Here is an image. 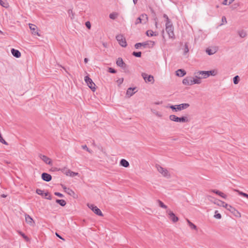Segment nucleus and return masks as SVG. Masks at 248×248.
Instances as JSON below:
<instances>
[{"mask_svg":"<svg viewBox=\"0 0 248 248\" xmlns=\"http://www.w3.org/2000/svg\"><path fill=\"white\" fill-rule=\"evenodd\" d=\"M217 50L216 48H207L206 49V52L209 55H212L214 54L216 52Z\"/></svg>","mask_w":248,"mask_h":248,"instance_id":"obj_20","label":"nucleus"},{"mask_svg":"<svg viewBox=\"0 0 248 248\" xmlns=\"http://www.w3.org/2000/svg\"><path fill=\"white\" fill-rule=\"evenodd\" d=\"M120 165L124 167H128L129 166V163L125 159H122L120 161Z\"/></svg>","mask_w":248,"mask_h":248,"instance_id":"obj_22","label":"nucleus"},{"mask_svg":"<svg viewBox=\"0 0 248 248\" xmlns=\"http://www.w3.org/2000/svg\"><path fill=\"white\" fill-rule=\"evenodd\" d=\"M29 27L31 31V33L33 35H36L39 36H40L41 35L39 34V33L38 31V28L37 26L34 24H29Z\"/></svg>","mask_w":248,"mask_h":248,"instance_id":"obj_12","label":"nucleus"},{"mask_svg":"<svg viewBox=\"0 0 248 248\" xmlns=\"http://www.w3.org/2000/svg\"><path fill=\"white\" fill-rule=\"evenodd\" d=\"M207 72V77L208 78L210 76H215L217 74V71L216 70H213L210 71H206Z\"/></svg>","mask_w":248,"mask_h":248,"instance_id":"obj_23","label":"nucleus"},{"mask_svg":"<svg viewBox=\"0 0 248 248\" xmlns=\"http://www.w3.org/2000/svg\"><path fill=\"white\" fill-rule=\"evenodd\" d=\"M120 67L122 68L124 70H126L127 68V65L124 62V65L123 66H121Z\"/></svg>","mask_w":248,"mask_h":248,"instance_id":"obj_52","label":"nucleus"},{"mask_svg":"<svg viewBox=\"0 0 248 248\" xmlns=\"http://www.w3.org/2000/svg\"><path fill=\"white\" fill-rule=\"evenodd\" d=\"M141 44H142V46H147V45H148V44H147V43H146V42H145V43H142Z\"/></svg>","mask_w":248,"mask_h":248,"instance_id":"obj_59","label":"nucleus"},{"mask_svg":"<svg viewBox=\"0 0 248 248\" xmlns=\"http://www.w3.org/2000/svg\"><path fill=\"white\" fill-rule=\"evenodd\" d=\"M116 64L117 66L121 67L123 66L124 64V62L121 58H119L116 61Z\"/></svg>","mask_w":248,"mask_h":248,"instance_id":"obj_26","label":"nucleus"},{"mask_svg":"<svg viewBox=\"0 0 248 248\" xmlns=\"http://www.w3.org/2000/svg\"><path fill=\"white\" fill-rule=\"evenodd\" d=\"M211 191L213 193H216V194L218 195L219 196H220L224 199H226L227 198V195L219 190L216 189H213Z\"/></svg>","mask_w":248,"mask_h":248,"instance_id":"obj_17","label":"nucleus"},{"mask_svg":"<svg viewBox=\"0 0 248 248\" xmlns=\"http://www.w3.org/2000/svg\"><path fill=\"white\" fill-rule=\"evenodd\" d=\"M142 44L141 43H136L135 45V47L136 49H138L140 46H142Z\"/></svg>","mask_w":248,"mask_h":248,"instance_id":"obj_47","label":"nucleus"},{"mask_svg":"<svg viewBox=\"0 0 248 248\" xmlns=\"http://www.w3.org/2000/svg\"><path fill=\"white\" fill-rule=\"evenodd\" d=\"M84 61L85 63H87L88 62V58H85L84 60Z\"/></svg>","mask_w":248,"mask_h":248,"instance_id":"obj_60","label":"nucleus"},{"mask_svg":"<svg viewBox=\"0 0 248 248\" xmlns=\"http://www.w3.org/2000/svg\"><path fill=\"white\" fill-rule=\"evenodd\" d=\"M85 25L88 28V29H90L91 28V23L89 21H87L86 23H85Z\"/></svg>","mask_w":248,"mask_h":248,"instance_id":"obj_49","label":"nucleus"},{"mask_svg":"<svg viewBox=\"0 0 248 248\" xmlns=\"http://www.w3.org/2000/svg\"><path fill=\"white\" fill-rule=\"evenodd\" d=\"M41 177L44 181L46 182H49L52 179L51 175L46 172H44L42 174Z\"/></svg>","mask_w":248,"mask_h":248,"instance_id":"obj_14","label":"nucleus"},{"mask_svg":"<svg viewBox=\"0 0 248 248\" xmlns=\"http://www.w3.org/2000/svg\"><path fill=\"white\" fill-rule=\"evenodd\" d=\"M170 120L180 123H187L189 122V120L187 117L182 116L181 117H178L175 115H170L169 116Z\"/></svg>","mask_w":248,"mask_h":248,"instance_id":"obj_3","label":"nucleus"},{"mask_svg":"<svg viewBox=\"0 0 248 248\" xmlns=\"http://www.w3.org/2000/svg\"><path fill=\"white\" fill-rule=\"evenodd\" d=\"M63 189H64L65 192H66L68 195L73 197H74L75 195V193L71 189L69 188H67L65 187H63Z\"/></svg>","mask_w":248,"mask_h":248,"instance_id":"obj_21","label":"nucleus"},{"mask_svg":"<svg viewBox=\"0 0 248 248\" xmlns=\"http://www.w3.org/2000/svg\"><path fill=\"white\" fill-rule=\"evenodd\" d=\"M108 71H109V72L112 73V74H115L116 73V71L114 69L111 68V67L109 68Z\"/></svg>","mask_w":248,"mask_h":248,"instance_id":"obj_46","label":"nucleus"},{"mask_svg":"<svg viewBox=\"0 0 248 248\" xmlns=\"http://www.w3.org/2000/svg\"><path fill=\"white\" fill-rule=\"evenodd\" d=\"M39 157L46 164L52 165V162L51 159L50 158L48 157L47 156L45 155H40Z\"/></svg>","mask_w":248,"mask_h":248,"instance_id":"obj_13","label":"nucleus"},{"mask_svg":"<svg viewBox=\"0 0 248 248\" xmlns=\"http://www.w3.org/2000/svg\"><path fill=\"white\" fill-rule=\"evenodd\" d=\"M45 196L46 197V198L47 199L50 200L51 199V196L50 195H48V193H45Z\"/></svg>","mask_w":248,"mask_h":248,"instance_id":"obj_53","label":"nucleus"},{"mask_svg":"<svg viewBox=\"0 0 248 248\" xmlns=\"http://www.w3.org/2000/svg\"><path fill=\"white\" fill-rule=\"evenodd\" d=\"M36 193L40 195L43 196L44 195V191L40 189H36Z\"/></svg>","mask_w":248,"mask_h":248,"instance_id":"obj_42","label":"nucleus"},{"mask_svg":"<svg viewBox=\"0 0 248 248\" xmlns=\"http://www.w3.org/2000/svg\"><path fill=\"white\" fill-rule=\"evenodd\" d=\"M188 103H183L178 105H171L170 108L175 111L182 110L187 108L189 107Z\"/></svg>","mask_w":248,"mask_h":248,"instance_id":"obj_4","label":"nucleus"},{"mask_svg":"<svg viewBox=\"0 0 248 248\" xmlns=\"http://www.w3.org/2000/svg\"><path fill=\"white\" fill-rule=\"evenodd\" d=\"M216 7H217V8H218V7H219V6H218V5H217V6H216Z\"/></svg>","mask_w":248,"mask_h":248,"instance_id":"obj_64","label":"nucleus"},{"mask_svg":"<svg viewBox=\"0 0 248 248\" xmlns=\"http://www.w3.org/2000/svg\"><path fill=\"white\" fill-rule=\"evenodd\" d=\"M214 217L217 219H220L221 218V215L220 214L217 213V211H216Z\"/></svg>","mask_w":248,"mask_h":248,"instance_id":"obj_40","label":"nucleus"},{"mask_svg":"<svg viewBox=\"0 0 248 248\" xmlns=\"http://www.w3.org/2000/svg\"><path fill=\"white\" fill-rule=\"evenodd\" d=\"M109 17L112 19H115L117 17V14L115 13H111L109 15Z\"/></svg>","mask_w":248,"mask_h":248,"instance_id":"obj_41","label":"nucleus"},{"mask_svg":"<svg viewBox=\"0 0 248 248\" xmlns=\"http://www.w3.org/2000/svg\"><path fill=\"white\" fill-rule=\"evenodd\" d=\"M63 172L64 173V174H65L67 176H70L71 175V170H66V171L64 172V171H63Z\"/></svg>","mask_w":248,"mask_h":248,"instance_id":"obj_45","label":"nucleus"},{"mask_svg":"<svg viewBox=\"0 0 248 248\" xmlns=\"http://www.w3.org/2000/svg\"><path fill=\"white\" fill-rule=\"evenodd\" d=\"M240 80V78L238 76H235L233 78V82L234 84H237L238 83Z\"/></svg>","mask_w":248,"mask_h":248,"instance_id":"obj_33","label":"nucleus"},{"mask_svg":"<svg viewBox=\"0 0 248 248\" xmlns=\"http://www.w3.org/2000/svg\"><path fill=\"white\" fill-rule=\"evenodd\" d=\"M222 4L224 5H229L230 4H229V1L228 0H224L222 2Z\"/></svg>","mask_w":248,"mask_h":248,"instance_id":"obj_50","label":"nucleus"},{"mask_svg":"<svg viewBox=\"0 0 248 248\" xmlns=\"http://www.w3.org/2000/svg\"><path fill=\"white\" fill-rule=\"evenodd\" d=\"M54 194L56 196H57L59 197H63V195L62 193L58 192H55Z\"/></svg>","mask_w":248,"mask_h":248,"instance_id":"obj_48","label":"nucleus"},{"mask_svg":"<svg viewBox=\"0 0 248 248\" xmlns=\"http://www.w3.org/2000/svg\"><path fill=\"white\" fill-rule=\"evenodd\" d=\"M156 168L158 171L164 177L169 178L170 177V174L168 170L159 165H156Z\"/></svg>","mask_w":248,"mask_h":248,"instance_id":"obj_5","label":"nucleus"},{"mask_svg":"<svg viewBox=\"0 0 248 248\" xmlns=\"http://www.w3.org/2000/svg\"><path fill=\"white\" fill-rule=\"evenodd\" d=\"M166 31L170 38H172L173 39L175 38L173 27L169 18H167L166 24Z\"/></svg>","mask_w":248,"mask_h":248,"instance_id":"obj_2","label":"nucleus"},{"mask_svg":"<svg viewBox=\"0 0 248 248\" xmlns=\"http://www.w3.org/2000/svg\"><path fill=\"white\" fill-rule=\"evenodd\" d=\"M227 210L231 211V209H234V208L231 205H229V206L227 207V208H226Z\"/></svg>","mask_w":248,"mask_h":248,"instance_id":"obj_54","label":"nucleus"},{"mask_svg":"<svg viewBox=\"0 0 248 248\" xmlns=\"http://www.w3.org/2000/svg\"><path fill=\"white\" fill-rule=\"evenodd\" d=\"M201 82V80H200L198 78H196L195 77L192 78L191 77H187L183 80V84L187 86H190L195 84H200Z\"/></svg>","mask_w":248,"mask_h":248,"instance_id":"obj_1","label":"nucleus"},{"mask_svg":"<svg viewBox=\"0 0 248 248\" xmlns=\"http://www.w3.org/2000/svg\"><path fill=\"white\" fill-rule=\"evenodd\" d=\"M146 34L148 36H156L157 35V33H156L155 32H154L152 30H148Z\"/></svg>","mask_w":248,"mask_h":248,"instance_id":"obj_27","label":"nucleus"},{"mask_svg":"<svg viewBox=\"0 0 248 248\" xmlns=\"http://www.w3.org/2000/svg\"><path fill=\"white\" fill-rule=\"evenodd\" d=\"M228 1H229V4H231L234 1V0H228Z\"/></svg>","mask_w":248,"mask_h":248,"instance_id":"obj_58","label":"nucleus"},{"mask_svg":"<svg viewBox=\"0 0 248 248\" xmlns=\"http://www.w3.org/2000/svg\"><path fill=\"white\" fill-rule=\"evenodd\" d=\"M157 202L158 203L159 206L160 207L164 208V209L167 208V206L165 204H164V203L162 202H161V201L158 200H157Z\"/></svg>","mask_w":248,"mask_h":248,"instance_id":"obj_32","label":"nucleus"},{"mask_svg":"<svg viewBox=\"0 0 248 248\" xmlns=\"http://www.w3.org/2000/svg\"><path fill=\"white\" fill-rule=\"evenodd\" d=\"M136 90V88H128V89L127 90V91H126V95L128 96V97H130L131 96H132L136 92H134V91Z\"/></svg>","mask_w":248,"mask_h":248,"instance_id":"obj_18","label":"nucleus"},{"mask_svg":"<svg viewBox=\"0 0 248 248\" xmlns=\"http://www.w3.org/2000/svg\"><path fill=\"white\" fill-rule=\"evenodd\" d=\"M25 221L26 223L30 225L31 226H33L34 224V222L33 220V219L31 217H30L29 215H25Z\"/></svg>","mask_w":248,"mask_h":248,"instance_id":"obj_15","label":"nucleus"},{"mask_svg":"<svg viewBox=\"0 0 248 248\" xmlns=\"http://www.w3.org/2000/svg\"><path fill=\"white\" fill-rule=\"evenodd\" d=\"M134 3L135 4L137 3L138 0H133Z\"/></svg>","mask_w":248,"mask_h":248,"instance_id":"obj_61","label":"nucleus"},{"mask_svg":"<svg viewBox=\"0 0 248 248\" xmlns=\"http://www.w3.org/2000/svg\"><path fill=\"white\" fill-rule=\"evenodd\" d=\"M235 191L238 192V194L240 196H243L244 197H246L247 198V199H248V194L246 193H244L242 191H240L238 190H235Z\"/></svg>","mask_w":248,"mask_h":248,"instance_id":"obj_31","label":"nucleus"},{"mask_svg":"<svg viewBox=\"0 0 248 248\" xmlns=\"http://www.w3.org/2000/svg\"><path fill=\"white\" fill-rule=\"evenodd\" d=\"M195 77L196 78H198L200 80H201L202 78H207V72L206 71H198L194 73Z\"/></svg>","mask_w":248,"mask_h":248,"instance_id":"obj_6","label":"nucleus"},{"mask_svg":"<svg viewBox=\"0 0 248 248\" xmlns=\"http://www.w3.org/2000/svg\"><path fill=\"white\" fill-rule=\"evenodd\" d=\"M87 206L91 209L95 214L99 216H103L101 211L96 206L93 204H88Z\"/></svg>","mask_w":248,"mask_h":248,"instance_id":"obj_9","label":"nucleus"},{"mask_svg":"<svg viewBox=\"0 0 248 248\" xmlns=\"http://www.w3.org/2000/svg\"><path fill=\"white\" fill-rule=\"evenodd\" d=\"M84 80L88 87L91 89H92L93 91L95 90V84L93 82L92 79L88 76L85 77Z\"/></svg>","mask_w":248,"mask_h":248,"instance_id":"obj_7","label":"nucleus"},{"mask_svg":"<svg viewBox=\"0 0 248 248\" xmlns=\"http://www.w3.org/2000/svg\"><path fill=\"white\" fill-rule=\"evenodd\" d=\"M132 55L136 57H141V52L139 51V52H133L132 53Z\"/></svg>","mask_w":248,"mask_h":248,"instance_id":"obj_38","label":"nucleus"},{"mask_svg":"<svg viewBox=\"0 0 248 248\" xmlns=\"http://www.w3.org/2000/svg\"><path fill=\"white\" fill-rule=\"evenodd\" d=\"M141 76L146 82H150L151 83L154 82V78L153 76L148 75L146 73H142Z\"/></svg>","mask_w":248,"mask_h":248,"instance_id":"obj_10","label":"nucleus"},{"mask_svg":"<svg viewBox=\"0 0 248 248\" xmlns=\"http://www.w3.org/2000/svg\"><path fill=\"white\" fill-rule=\"evenodd\" d=\"M189 51L188 45L187 43H186L185 44V48H184V54H186Z\"/></svg>","mask_w":248,"mask_h":248,"instance_id":"obj_35","label":"nucleus"},{"mask_svg":"<svg viewBox=\"0 0 248 248\" xmlns=\"http://www.w3.org/2000/svg\"><path fill=\"white\" fill-rule=\"evenodd\" d=\"M222 22H225V23H227V20L225 16L222 17Z\"/></svg>","mask_w":248,"mask_h":248,"instance_id":"obj_55","label":"nucleus"},{"mask_svg":"<svg viewBox=\"0 0 248 248\" xmlns=\"http://www.w3.org/2000/svg\"><path fill=\"white\" fill-rule=\"evenodd\" d=\"M156 115L158 117H161V114L160 113H159V112H156L155 113Z\"/></svg>","mask_w":248,"mask_h":248,"instance_id":"obj_56","label":"nucleus"},{"mask_svg":"<svg viewBox=\"0 0 248 248\" xmlns=\"http://www.w3.org/2000/svg\"><path fill=\"white\" fill-rule=\"evenodd\" d=\"M0 5L5 8L8 6V3L6 0H0Z\"/></svg>","mask_w":248,"mask_h":248,"instance_id":"obj_28","label":"nucleus"},{"mask_svg":"<svg viewBox=\"0 0 248 248\" xmlns=\"http://www.w3.org/2000/svg\"><path fill=\"white\" fill-rule=\"evenodd\" d=\"M165 17H166L167 18H168V16H167V15H165L164 16Z\"/></svg>","mask_w":248,"mask_h":248,"instance_id":"obj_63","label":"nucleus"},{"mask_svg":"<svg viewBox=\"0 0 248 248\" xmlns=\"http://www.w3.org/2000/svg\"><path fill=\"white\" fill-rule=\"evenodd\" d=\"M11 53L12 55L16 58H18L21 56L20 52L18 50L15 48H12L11 49Z\"/></svg>","mask_w":248,"mask_h":248,"instance_id":"obj_16","label":"nucleus"},{"mask_svg":"<svg viewBox=\"0 0 248 248\" xmlns=\"http://www.w3.org/2000/svg\"><path fill=\"white\" fill-rule=\"evenodd\" d=\"M167 213L168 214L170 219L173 222H176L178 220V217H176L175 214L170 210L168 209L166 211Z\"/></svg>","mask_w":248,"mask_h":248,"instance_id":"obj_11","label":"nucleus"},{"mask_svg":"<svg viewBox=\"0 0 248 248\" xmlns=\"http://www.w3.org/2000/svg\"><path fill=\"white\" fill-rule=\"evenodd\" d=\"M17 232L19 235L23 237V238L26 241L28 242L30 241V239L29 238V237L27 236H26L23 232L20 231H18Z\"/></svg>","mask_w":248,"mask_h":248,"instance_id":"obj_25","label":"nucleus"},{"mask_svg":"<svg viewBox=\"0 0 248 248\" xmlns=\"http://www.w3.org/2000/svg\"><path fill=\"white\" fill-rule=\"evenodd\" d=\"M68 13L69 15V16L71 18V19L74 18V15L72 10H69L68 11Z\"/></svg>","mask_w":248,"mask_h":248,"instance_id":"obj_39","label":"nucleus"},{"mask_svg":"<svg viewBox=\"0 0 248 248\" xmlns=\"http://www.w3.org/2000/svg\"><path fill=\"white\" fill-rule=\"evenodd\" d=\"M186 74V72L183 69H180L176 71V75L180 77L184 76Z\"/></svg>","mask_w":248,"mask_h":248,"instance_id":"obj_19","label":"nucleus"},{"mask_svg":"<svg viewBox=\"0 0 248 248\" xmlns=\"http://www.w3.org/2000/svg\"><path fill=\"white\" fill-rule=\"evenodd\" d=\"M217 204L218 205H219V206H223L226 208H227V207L229 206V204H228L227 203H225V202H222L221 201H218L217 202Z\"/></svg>","mask_w":248,"mask_h":248,"instance_id":"obj_24","label":"nucleus"},{"mask_svg":"<svg viewBox=\"0 0 248 248\" xmlns=\"http://www.w3.org/2000/svg\"><path fill=\"white\" fill-rule=\"evenodd\" d=\"M56 236H57L59 238H61V239H63V238H62V237H61V236H60V235L58 233H57V232H56Z\"/></svg>","mask_w":248,"mask_h":248,"instance_id":"obj_57","label":"nucleus"},{"mask_svg":"<svg viewBox=\"0 0 248 248\" xmlns=\"http://www.w3.org/2000/svg\"><path fill=\"white\" fill-rule=\"evenodd\" d=\"M56 202L62 206H64L66 204V202L64 200H56Z\"/></svg>","mask_w":248,"mask_h":248,"instance_id":"obj_29","label":"nucleus"},{"mask_svg":"<svg viewBox=\"0 0 248 248\" xmlns=\"http://www.w3.org/2000/svg\"><path fill=\"white\" fill-rule=\"evenodd\" d=\"M140 16H141V21L143 20L144 23H146L148 19L147 16L146 14H142Z\"/></svg>","mask_w":248,"mask_h":248,"instance_id":"obj_36","label":"nucleus"},{"mask_svg":"<svg viewBox=\"0 0 248 248\" xmlns=\"http://www.w3.org/2000/svg\"><path fill=\"white\" fill-rule=\"evenodd\" d=\"M116 38L120 46L123 47L126 46L127 43L125 38L123 35L119 34L116 36Z\"/></svg>","mask_w":248,"mask_h":248,"instance_id":"obj_8","label":"nucleus"},{"mask_svg":"<svg viewBox=\"0 0 248 248\" xmlns=\"http://www.w3.org/2000/svg\"><path fill=\"white\" fill-rule=\"evenodd\" d=\"M123 81H124V78H121L118 79L117 80V83L119 85H120L121 84H122Z\"/></svg>","mask_w":248,"mask_h":248,"instance_id":"obj_43","label":"nucleus"},{"mask_svg":"<svg viewBox=\"0 0 248 248\" xmlns=\"http://www.w3.org/2000/svg\"><path fill=\"white\" fill-rule=\"evenodd\" d=\"M187 222L189 226V227L192 229L194 230H197V226L194 225L193 223H192L191 222H190L188 219H187Z\"/></svg>","mask_w":248,"mask_h":248,"instance_id":"obj_30","label":"nucleus"},{"mask_svg":"<svg viewBox=\"0 0 248 248\" xmlns=\"http://www.w3.org/2000/svg\"><path fill=\"white\" fill-rule=\"evenodd\" d=\"M78 175V172H73V171H71L70 176L71 177H74V176Z\"/></svg>","mask_w":248,"mask_h":248,"instance_id":"obj_51","label":"nucleus"},{"mask_svg":"<svg viewBox=\"0 0 248 248\" xmlns=\"http://www.w3.org/2000/svg\"><path fill=\"white\" fill-rule=\"evenodd\" d=\"M140 23H141V16H140L136 19L135 21V24H138Z\"/></svg>","mask_w":248,"mask_h":248,"instance_id":"obj_44","label":"nucleus"},{"mask_svg":"<svg viewBox=\"0 0 248 248\" xmlns=\"http://www.w3.org/2000/svg\"><path fill=\"white\" fill-rule=\"evenodd\" d=\"M81 148L84 149V150H86L87 152H88L90 154H92L93 153V151L92 150H91L90 149H89L87 146H86V145H83L81 146Z\"/></svg>","mask_w":248,"mask_h":248,"instance_id":"obj_37","label":"nucleus"},{"mask_svg":"<svg viewBox=\"0 0 248 248\" xmlns=\"http://www.w3.org/2000/svg\"><path fill=\"white\" fill-rule=\"evenodd\" d=\"M2 197L5 198V197H6V196L3 194V195H2Z\"/></svg>","mask_w":248,"mask_h":248,"instance_id":"obj_62","label":"nucleus"},{"mask_svg":"<svg viewBox=\"0 0 248 248\" xmlns=\"http://www.w3.org/2000/svg\"><path fill=\"white\" fill-rule=\"evenodd\" d=\"M238 34L241 38H244L246 36V32L244 31H238Z\"/></svg>","mask_w":248,"mask_h":248,"instance_id":"obj_34","label":"nucleus"}]
</instances>
